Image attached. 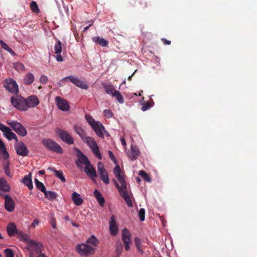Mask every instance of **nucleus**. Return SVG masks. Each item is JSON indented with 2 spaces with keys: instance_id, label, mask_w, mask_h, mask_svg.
<instances>
[{
  "instance_id": "nucleus-1",
  "label": "nucleus",
  "mask_w": 257,
  "mask_h": 257,
  "mask_svg": "<svg viewBox=\"0 0 257 257\" xmlns=\"http://www.w3.org/2000/svg\"><path fill=\"white\" fill-rule=\"evenodd\" d=\"M113 173L118 182L120 184V185H119L115 179H113V181L115 187L118 189L120 196L125 200L128 205V207H132L133 203L127 190V183L124 179V174L121 172L120 167L118 165H116L114 167L113 169Z\"/></svg>"
},
{
  "instance_id": "nucleus-2",
  "label": "nucleus",
  "mask_w": 257,
  "mask_h": 257,
  "mask_svg": "<svg viewBox=\"0 0 257 257\" xmlns=\"http://www.w3.org/2000/svg\"><path fill=\"white\" fill-rule=\"evenodd\" d=\"M42 143L49 151L61 154L63 151L61 147L54 141L50 139H43Z\"/></svg>"
},
{
  "instance_id": "nucleus-3",
  "label": "nucleus",
  "mask_w": 257,
  "mask_h": 257,
  "mask_svg": "<svg viewBox=\"0 0 257 257\" xmlns=\"http://www.w3.org/2000/svg\"><path fill=\"white\" fill-rule=\"evenodd\" d=\"M17 237L20 240L27 244L26 248L29 251L33 249L34 247L41 243L40 242L35 241L34 240L31 239L30 236L22 231L18 232Z\"/></svg>"
},
{
  "instance_id": "nucleus-4",
  "label": "nucleus",
  "mask_w": 257,
  "mask_h": 257,
  "mask_svg": "<svg viewBox=\"0 0 257 257\" xmlns=\"http://www.w3.org/2000/svg\"><path fill=\"white\" fill-rule=\"evenodd\" d=\"M11 101L12 105L18 110L21 111L27 110L26 99L21 96H12Z\"/></svg>"
},
{
  "instance_id": "nucleus-5",
  "label": "nucleus",
  "mask_w": 257,
  "mask_h": 257,
  "mask_svg": "<svg viewBox=\"0 0 257 257\" xmlns=\"http://www.w3.org/2000/svg\"><path fill=\"white\" fill-rule=\"evenodd\" d=\"M76 250L81 255L85 256H90L95 252L94 247L89 245L87 243L77 244Z\"/></svg>"
},
{
  "instance_id": "nucleus-6",
  "label": "nucleus",
  "mask_w": 257,
  "mask_h": 257,
  "mask_svg": "<svg viewBox=\"0 0 257 257\" xmlns=\"http://www.w3.org/2000/svg\"><path fill=\"white\" fill-rule=\"evenodd\" d=\"M83 141L89 146L95 155L99 159H101L102 157L100 153L99 148L94 140L91 137L86 136Z\"/></svg>"
},
{
  "instance_id": "nucleus-7",
  "label": "nucleus",
  "mask_w": 257,
  "mask_h": 257,
  "mask_svg": "<svg viewBox=\"0 0 257 257\" xmlns=\"http://www.w3.org/2000/svg\"><path fill=\"white\" fill-rule=\"evenodd\" d=\"M8 124L19 135L22 137H24L27 135V131L26 129L20 122L15 121H12L8 122Z\"/></svg>"
},
{
  "instance_id": "nucleus-8",
  "label": "nucleus",
  "mask_w": 257,
  "mask_h": 257,
  "mask_svg": "<svg viewBox=\"0 0 257 257\" xmlns=\"http://www.w3.org/2000/svg\"><path fill=\"white\" fill-rule=\"evenodd\" d=\"M4 87L13 94H17L19 92L18 85L16 81L12 78L6 79L4 81Z\"/></svg>"
},
{
  "instance_id": "nucleus-9",
  "label": "nucleus",
  "mask_w": 257,
  "mask_h": 257,
  "mask_svg": "<svg viewBox=\"0 0 257 257\" xmlns=\"http://www.w3.org/2000/svg\"><path fill=\"white\" fill-rule=\"evenodd\" d=\"M69 80L70 82L73 83L76 86L83 89H87L88 88V85L84 81L79 79L78 77L73 76H69L63 78L61 81H67Z\"/></svg>"
},
{
  "instance_id": "nucleus-10",
  "label": "nucleus",
  "mask_w": 257,
  "mask_h": 257,
  "mask_svg": "<svg viewBox=\"0 0 257 257\" xmlns=\"http://www.w3.org/2000/svg\"><path fill=\"white\" fill-rule=\"evenodd\" d=\"M15 148L17 154L19 156L25 157L29 154V150L26 145L22 141L15 144Z\"/></svg>"
},
{
  "instance_id": "nucleus-11",
  "label": "nucleus",
  "mask_w": 257,
  "mask_h": 257,
  "mask_svg": "<svg viewBox=\"0 0 257 257\" xmlns=\"http://www.w3.org/2000/svg\"><path fill=\"white\" fill-rule=\"evenodd\" d=\"M56 133L61 140L63 142L69 145H72L74 143V140L73 138L67 132L61 129H58Z\"/></svg>"
},
{
  "instance_id": "nucleus-12",
  "label": "nucleus",
  "mask_w": 257,
  "mask_h": 257,
  "mask_svg": "<svg viewBox=\"0 0 257 257\" xmlns=\"http://www.w3.org/2000/svg\"><path fill=\"white\" fill-rule=\"evenodd\" d=\"M131 237V234L127 229L124 228L122 230V239L126 251L130 249V245L132 244Z\"/></svg>"
},
{
  "instance_id": "nucleus-13",
  "label": "nucleus",
  "mask_w": 257,
  "mask_h": 257,
  "mask_svg": "<svg viewBox=\"0 0 257 257\" xmlns=\"http://www.w3.org/2000/svg\"><path fill=\"white\" fill-rule=\"evenodd\" d=\"M98 171L101 180L105 184L109 183V180L107 171L104 168L103 165L101 162L98 163Z\"/></svg>"
},
{
  "instance_id": "nucleus-14",
  "label": "nucleus",
  "mask_w": 257,
  "mask_h": 257,
  "mask_svg": "<svg viewBox=\"0 0 257 257\" xmlns=\"http://www.w3.org/2000/svg\"><path fill=\"white\" fill-rule=\"evenodd\" d=\"M42 244L40 243L34 247L33 249L30 250L29 257H47L45 254L42 253Z\"/></svg>"
},
{
  "instance_id": "nucleus-15",
  "label": "nucleus",
  "mask_w": 257,
  "mask_h": 257,
  "mask_svg": "<svg viewBox=\"0 0 257 257\" xmlns=\"http://www.w3.org/2000/svg\"><path fill=\"white\" fill-rule=\"evenodd\" d=\"M84 171L92 180H94L97 177L96 171L91 163L85 166Z\"/></svg>"
},
{
  "instance_id": "nucleus-16",
  "label": "nucleus",
  "mask_w": 257,
  "mask_h": 257,
  "mask_svg": "<svg viewBox=\"0 0 257 257\" xmlns=\"http://www.w3.org/2000/svg\"><path fill=\"white\" fill-rule=\"evenodd\" d=\"M56 102L58 107L63 110L67 111L69 108V105L68 102L65 99L61 98L59 96H57L55 98Z\"/></svg>"
},
{
  "instance_id": "nucleus-17",
  "label": "nucleus",
  "mask_w": 257,
  "mask_h": 257,
  "mask_svg": "<svg viewBox=\"0 0 257 257\" xmlns=\"http://www.w3.org/2000/svg\"><path fill=\"white\" fill-rule=\"evenodd\" d=\"M27 109L29 107H34L39 104L40 101L38 97L36 95H31L26 99Z\"/></svg>"
},
{
  "instance_id": "nucleus-18",
  "label": "nucleus",
  "mask_w": 257,
  "mask_h": 257,
  "mask_svg": "<svg viewBox=\"0 0 257 257\" xmlns=\"http://www.w3.org/2000/svg\"><path fill=\"white\" fill-rule=\"evenodd\" d=\"M74 150L76 153L78 157V161L82 164L85 166L90 164L88 159L85 156L82 152L77 148H75Z\"/></svg>"
},
{
  "instance_id": "nucleus-19",
  "label": "nucleus",
  "mask_w": 257,
  "mask_h": 257,
  "mask_svg": "<svg viewBox=\"0 0 257 257\" xmlns=\"http://www.w3.org/2000/svg\"><path fill=\"white\" fill-rule=\"evenodd\" d=\"M109 230L110 233L112 235H115L118 232V227L116 221H115V217L114 215L111 216L109 222Z\"/></svg>"
},
{
  "instance_id": "nucleus-20",
  "label": "nucleus",
  "mask_w": 257,
  "mask_h": 257,
  "mask_svg": "<svg viewBox=\"0 0 257 257\" xmlns=\"http://www.w3.org/2000/svg\"><path fill=\"white\" fill-rule=\"evenodd\" d=\"M92 128L99 137L101 138L104 137L102 131H104V127L101 122L97 121L96 123L92 126Z\"/></svg>"
},
{
  "instance_id": "nucleus-21",
  "label": "nucleus",
  "mask_w": 257,
  "mask_h": 257,
  "mask_svg": "<svg viewBox=\"0 0 257 257\" xmlns=\"http://www.w3.org/2000/svg\"><path fill=\"white\" fill-rule=\"evenodd\" d=\"M7 231L8 235L10 237H13L16 235H17L19 232L17 229L16 224L13 222H11L8 224L7 227Z\"/></svg>"
},
{
  "instance_id": "nucleus-22",
  "label": "nucleus",
  "mask_w": 257,
  "mask_h": 257,
  "mask_svg": "<svg viewBox=\"0 0 257 257\" xmlns=\"http://www.w3.org/2000/svg\"><path fill=\"white\" fill-rule=\"evenodd\" d=\"M103 88L105 92L112 96H114V94H115V92H117V90L114 89V86L111 84H106L103 83L102 84Z\"/></svg>"
},
{
  "instance_id": "nucleus-23",
  "label": "nucleus",
  "mask_w": 257,
  "mask_h": 257,
  "mask_svg": "<svg viewBox=\"0 0 257 257\" xmlns=\"http://www.w3.org/2000/svg\"><path fill=\"white\" fill-rule=\"evenodd\" d=\"M140 154V151L137 146H131V150L128 153L127 155L128 157L132 160H135L137 159V157Z\"/></svg>"
},
{
  "instance_id": "nucleus-24",
  "label": "nucleus",
  "mask_w": 257,
  "mask_h": 257,
  "mask_svg": "<svg viewBox=\"0 0 257 257\" xmlns=\"http://www.w3.org/2000/svg\"><path fill=\"white\" fill-rule=\"evenodd\" d=\"M10 186L6 179L3 177H0V191L8 192L10 191Z\"/></svg>"
},
{
  "instance_id": "nucleus-25",
  "label": "nucleus",
  "mask_w": 257,
  "mask_h": 257,
  "mask_svg": "<svg viewBox=\"0 0 257 257\" xmlns=\"http://www.w3.org/2000/svg\"><path fill=\"white\" fill-rule=\"evenodd\" d=\"M86 243L94 247V251H95L96 247L99 243V241L94 235H92L87 239Z\"/></svg>"
},
{
  "instance_id": "nucleus-26",
  "label": "nucleus",
  "mask_w": 257,
  "mask_h": 257,
  "mask_svg": "<svg viewBox=\"0 0 257 257\" xmlns=\"http://www.w3.org/2000/svg\"><path fill=\"white\" fill-rule=\"evenodd\" d=\"M35 77L32 73H27L23 78V83L25 85H29L34 81Z\"/></svg>"
},
{
  "instance_id": "nucleus-27",
  "label": "nucleus",
  "mask_w": 257,
  "mask_h": 257,
  "mask_svg": "<svg viewBox=\"0 0 257 257\" xmlns=\"http://www.w3.org/2000/svg\"><path fill=\"white\" fill-rule=\"evenodd\" d=\"M5 209H14L15 202L12 197L9 195L5 196Z\"/></svg>"
},
{
  "instance_id": "nucleus-28",
  "label": "nucleus",
  "mask_w": 257,
  "mask_h": 257,
  "mask_svg": "<svg viewBox=\"0 0 257 257\" xmlns=\"http://www.w3.org/2000/svg\"><path fill=\"white\" fill-rule=\"evenodd\" d=\"M32 173H30L28 175H26L23 178V182L26 185L30 190L33 188V185L32 180Z\"/></svg>"
},
{
  "instance_id": "nucleus-29",
  "label": "nucleus",
  "mask_w": 257,
  "mask_h": 257,
  "mask_svg": "<svg viewBox=\"0 0 257 257\" xmlns=\"http://www.w3.org/2000/svg\"><path fill=\"white\" fill-rule=\"evenodd\" d=\"M92 41L102 47H106L108 45V42L107 40L103 38L99 37H93L92 39Z\"/></svg>"
},
{
  "instance_id": "nucleus-30",
  "label": "nucleus",
  "mask_w": 257,
  "mask_h": 257,
  "mask_svg": "<svg viewBox=\"0 0 257 257\" xmlns=\"http://www.w3.org/2000/svg\"><path fill=\"white\" fill-rule=\"evenodd\" d=\"M72 198L74 203L77 205H80L83 202V199L81 198L80 195L75 192L73 193Z\"/></svg>"
},
{
  "instance_id": "nucleus-31",
  "label": "nucleus",
  "mask_w": 257,
  "mask_h": 257,
  "mask_svg": "<svg viewBox=\"0 0 257 257\" xmlns=\"http://www.w3.org/2000/svg\"><path fill=\"white\" fill-rule=\"evenodd\" d=\"M94 195L95 198L97 199L98 203H99L101 207L103 206V204L105 202L104 199L102 197V195L100 193V192L97 190H95L94 191Z\"/></svg>"
},
{
  "instance_id": "nucleus-32",
  "label": "nucleus",
  "mask_w": 257,
  "mask_h": 257,
  "mask_svg": "<svg viewBox=\"0 0 257 257\" xmlns=\"http://www.w3.org/2000/svg\"><path fill=\"white\" fill-rule=\"evenodd\" d=\"M48 169L50 170H51L52 171L54 172L55 175L58 178H59L62 182H66L65 178L64 177V176L63 175V172L61 171H57L54 168H51V167H49L48 168Z\"/></svg>"
},
{
  "instance_id": "nucleus-33",
  "label": "nucleus",
  "mask_w": 257,
  "mask_h": 257,
  "mask_svg": "<svg viewBox=\"0 0 257 257\" xmlns=\"http://www.w3.org/2000/svg\"><path fill=\"white\" fill-rule=\"evenodd\" d=\"M74 128L76 133L80 137L82 140H84L85 137H86V134L83 130L77 125H75Z\"/></svg>"
},
{
  "instance_id": "nucleus-34",
  "label": "nucleus",
  "mask_w": 257,
  "mask_h": 257,
  "mask_svg": "<svg viewBox=\"0 0 257 257\" xmlns=\"http://www.w3.org/2000/svg\"><path fill=\"white\" fill-rule=\"evenodd\" d=\"M0 44L1 47L4 49L9 52L10 54H11L13 55H16V53H15V52L5 42H4L2 40H0Z\"/></svg>"
},
{
  "instance_id": "nucleus-35",
  "label": "nucleus",
  "mask_w": 257,
  "mask_h": 257,
  "mask_svg": "<svg viewBox=\"0 0 257 257\" xmlns=\"http://www.w3.org/2000/svg\"><path fill=\"white\" fill-rule=\"evenodd\" d=\"M14 68L19 72H22L25 71L26 68L23 64L20 62H16L14 64Z\"/></svg>"
},
{
  "instance_id": "nucleus-36",
  "label": "nucleus",
  "mask_w": 257,
  "mask_h": 257,
  "mask_svg": "<svg viewBox=\"0 0 257 257\" xmlns=\"http://www.w3.org/2000/svg\"><path fill=\"white\" fill-rule=\"evenodd\" d=\"M154 102L152 99H150V101H146L142 104L141 109L143 111H146L150 109L154 105Z\"/></svg>"
},
{
  "instance_id": "nucleus-37",
  "label": "nucleus",
  "mask_w": 257,
  "mask_h": 257,
  "mask_svg": "<svg viewBox=\"0 0 257 257\" xmlns=\"http://www.w3.org/2000/svg\"><path fill=\"white\" fill-rule=\"evenodd\" d=\"M56 43L55 44L54 46V50L55 53L56 54H60L62 52V43L61 41L58 40L56 39Z\"/></svg>"
},
{
  "instance_id": "nucleus-38",
  "label": "nucleus",
  "mask_w": 257,
  "mask_h": 257,
  "mask_svg": "<svg viewBox=\"0 0 257 257\" xmlns=\"http://www.w3.org/2000/svg\"><path fill=\"white\" fill-rule=\"evenodd\" d=\"M35 182L36 186V187L39 189L43 193L45 192L46 191V187L43 183L39 181L37 179H35Z\"/></svg>"
},
{
  "instance_id": "nucleus-39",
  "label": "nucleus",
  "mask_w": 257,
  "mask_h": 257,
  "mask_svg": "<svg viewBox=\"0 0 257 257\" xmlns=\"http://www.w3.org/2000/svg\"><path fill=\"white\" fill-rule=\"evenodd\" d=\"M134 6L136 7L139 10H143L148 7V5L145 0H140L138 5Z\"/></svg>"
},
{
  "instance_id": "nucleus-40",
  "label": "nucleus",
  "mask_w": 257,
  "mask_h": 257,
  "mask_svg": "<svg viewBox=\"0 0 257 257\" xmlns=\"http://www.w3.org/2000/svg\"><path fill=\"white\" fill-rule=\"evenodd\" d=\"M45 196L46 198L49 199H55L57 197V194L53 191H45V192H44Z\"/></svg>"
},
{
  "instance_id": "nucleus-41",
  "label": "nucleus",
  "mask_w": 257,
  "mask_h": 257,
  "mask_svg": "<svg viewBox=\"0 0 257 257\" xmlns=\"http://www.w3.org/2000/svg\"><path fill=\"white\" fill-rule=\"evenodd\" d=\"M30 7L33 12L36 14H39L40 13V10L35 1H32L30 4Z\"/></svg>"
},
{
  "instance_id": "nucleus-42",
  "label": "nucleus",
  "mask_w": 257,
  "mask_h": 257,
  "mask_svg": "<svg viewBox=\"0 0 257 257\" xmlns=\"http://www.w3.org/2000/svg\"><path fill=\"white\" fill-rule=\"evenodd\" d=\"M4 170L5 174L9 177H12V175L10 173V171L9 169V165L10 163L8 161H6L4 163Z\"/></svg>"
},
{
  "instance_id": "nucleus-43",
  "label": "nucleus",
  "mask_w": 257,
  "mask_h": 257,
  "mask_svg": "<svg viewBox=\"0 0 257 257\" xmlns=\"http://www.w3.org/2000/svg\"><path fill=\"white\" fill-rule=\"evenodd\" d=\"M139 174L146 181L148 182H150L151 181V179L149 175L146 173L145 171L142 170L139 172Z\"/></svg>"
},
{
  "instance_id": "nucleus-44",
  "label": "nucleus",
  "mask_w": 257,
  "mask_h": 257,
  "mask_svg": "<svg viewBox=\"0 0 257 257\" xmlns=\"http://www.w3.org/2000/svg\"><path fill=\"white\" fill-rule=\"evenodd\" d=\"M114 96L116 97V99L117 100L118 102L119 103H124V99L122 95L121 94L119 91H117L115 92V94H114Z\"/></svg>"
},
{
  "instance_id": "nucleus-45",
  "label": "nucleus",
  "mask_w": 257,
  "mask_h": 257,
  "mask_svg": "<svg viewBox=\"0 0 257 257\" xmlns=\"http://www.w3.org/2000/svg\"><path fill=\"white\" fill-rule=\"evenodd\" d=\"M85 118L88 123L91 125L92 127L93 125H94L95 123L97 122V121H95L93 118L89 115H85Z\"/></svg>"
},
{
  "instance_id": "nucleus-46",
  "label": "nucleus",
  "mask_w": 257,
  "mask_h": 257,
  "mask_svg": "<svg viewBox=\"0 0 257 257\" xmlns=\"http://www.w3.org/2000/svg\"><path fill=\"white\" fill-rule=\"evenodd\" d=\"M103 114L108 118H111L113 116V113L110 109H105L103 111Z\"/></svg>"
},
{
  "instance_id": "nucleus-47",
  "label": "nucleus",
  "mask_w": 257,
  "mask_h": 257,
  "mask_svg": "<svg viewBox=\"0 0 257 257\" xmlns=\"http://www.w3.org/2000/svg\"><path fill=\"white\" fill-rule=\"evenodd\" d=\"M50 222L53 228H56V222L54 215L52 214L50 216Z\"/></svg>"
},
{
  "instance_id": "nucleus-48",
  "label": "nucleus",
  "mask_w": 257,
  "mask_h": 257,
  "mask_svg": "<svg viewBox=\"0 0 257 257\" xmlns=\"http://www.w3.org/2000/svg\"><path fill=\"white\" fill-rule=\"evenodd\" d=\"M15 134L12 132V130L10 129L9 131L5 135L6 137L9 140H12V138L15 137Z\"/></svg>"
},
{
  "instance_id": "nucleus-49",
  "label": "nucleus",
  "mask_w": 257,
  "mask_h": 257,
  "mask_svg": "<svg viewBox=\"0 0 257 257\" xmlns=\"http://www.w3.org/2000/svg\"><path fill=\"white\" fill-rule=\"evenodd\" d=\"M6 257H14V253L12 249L7 248L5 250Z\"/></svg>"
},
{
  "instance_id": "nucleus-50",
  "label": "nucleus",
  "mask_w": 257,
  "mask_h": 257,
  "mask_svg": "<svg viewBox=\"0 0 257 257\" xmlns=\"http://www.w3.org/2000/svg\"><path fill=\"white\" fill-rule=\"evenodd\" d=\"M0 130L5 134V135L9 131L10 128L0 123Z\"/></svg>"
},
{
  "instance_id": "nucleus-51",
  "label": "nucleus",
  "mask_w": 257,
  "mask_h": 257,
  "mask_svg": "<svg viewBox=\"0 0 257 257\" xmlns=\"http://www.w3.org/2000/svg\"><path fill=\"white\" fill-rule=\"evenodd\" d=\"M145 210H140L139 215L140 217V219L141 221H143L145 220Z\"/></svg>"
},
{
  "instance_id": "nucleus-52",
  "label": "nucleus",
  "mask_w": 257,
  "mask_h": 257,
  "mask_svg": "<svg viewBox=\"0 0 257 257\" xmlns=\"http://www.w3.org/2000/svg\"><path fill=\"white\" fill-rule=\"evenodd\" d=\"M108 154L110 160L113 162L116 163V160L115 159L114 156L113 155V153L110 151H108Z\"/></svg>"
},
{
  "instance_id": "nucleus-53",
  "label": "nucleus",
  "mask_w": 257,
  "mask_h": 257,
  "mask_svg": "<svg viewBox=\"0 0 257 257\" xmlns=\"http://www.w3.org/2000/svg\"><path fill=\"white\" fill-rule=\"evenodd\" d=\"M47 81L48 78L46 75H42L40 78V82L42 84L46 83Z\"/></svg>"
},
{
  "instance_id": "nucleus-54",
  "label": "nucleus",
  "mask_w": 257,
  "mask_h": 257,
  "mask_svg": "<svg viewBox=\"0 0 257 257\" xmlns=\"http://www.w3.org/2000/svg\"><path fill=\"white\" fill-rule=\"evenodd\" d=\"M135 244H136L137 247L141 245V243H142L141 240L138 237H136L135 238Z\"/></svg>"
},
{
  "instance_id": "nucleus-55",
  "label": "nucleus",
  "mask_w": 257,
  "mask_h": 257,
  "mask_svg": "<svg viewBox=\"0 0 257 257\" xmlns=\"http://www.w3.org/2000/svg\"><path fill=\"white\" fill-rule=\"evenodd\" d=\"M3 155V158L4 160H7L8 158L9 157V154L7 152L6 150H4L2 151Z\"/></svg>"
},
{
  "instance_id": "nucleus-56",
  "label": "nucleus",
  "mask_w": 257,
  "mask_h": 257,
  "mask_svg": "<svg viewBox=\"0 0 257 257\" xmlns=\"http://www.w3.org/2000/svg\"><path fill=\"white\" fill-rule=\"evenodd\" d=\"M39 223V221L38 219H35L31 225L32 227H35Z\"/></svg>"
},
{
  "instance_id": "nucleus-57",
  "label": "nucleus",
  "mask_w": 257,
  "mask_h": 257,
  "mask_svg": "<svg viewBox=\"0 0 257 257\" xmlns=\"http://www.w3.org/2000/svg\"><path fill=\"white\" fill-rule=\"evenodd\" d=\"M56 59L57 61L58 62H62L63 61V59L62 56L61 55V54H57Z\"/></svg>"
},
{
  "instance_id": "nucleus-58",
  "label": "nucleus",
  "mask_w": 257,
  "mask_h": 257,
  "mask_svg": "<svg viewBox=\"0 0 257 257\" xmlns=\"http://www.w3.org/2000/svg\"><path fill=\"white\" fill-rule=\"evenodd\" d=\"M161 40L164 45H169L171 44V41L167 40V39H166L165 38H162L161 39Z\"/></svg>"
},
{
  "instance_id": "nucleus-59",
  "label": "nucleus",
  "mask_w": 257,
  "mask_h": 257,
  "mask_svg": "<svg viewBox=\"0 0 257 257\" xmlns=\"http://www.w3.org/2000/svg\"><path fill=\"white\" fill-rule=\"evenodd\" d=\"M0 149H1V151H3L4 150H6L5 145L3 142L2 141H0Z\"/></svg>"
},
{
  "instance_id": "nucleus-60",
  "label": "nucleus",
  "mask_w": 257,
  "mask_h": 257,
  "mask_svg": "<svg viewBox=\"0 0 257 257\" xmlns=\"http://www.w3.org/2000/svg\"><path fill=\"white\" fill-rule=\"evenodd\" d=\"M137 249H138V251H139V252L141 254H143L144 253V251L141 248V245L137 247Z\"/></svg>"
},
{
  "instance_id": "nucleus-61",
  "label": "nucleus",
  "mask_w": 257,
  "mask_h": 257,
  "mask_svg": "<svg viewBox=\"0 0 257 257\" xmlns=\"http://www.w3.org/2000/svg\"><path fill=\"white\" fill-rule=\"evenodd\" d=\"M120 141H121V144L123 146H125L126 144L125 139L123 138H122L120 139Z\"/></svg>"
},
{
  "instance_id": "nucleus-62",
  "label": "nucleus",
  "mask_w": 257,
  "mask_h": 257,
  "mask_svg": "<svg viewBox=\"0 0 257 257\" xmlns=\"http://www.w3.org/2000/svg\"><path fill=\"white\" fill-rule=\"evenodd\" d=\"M92 25V23L90 25H89V26L85 27L84 28L83 32H85V31H87L88 30V29Z\"/></svg>"
},
{
  "instance_id": "nucleus-63",
  "label": "nucleus",
  "mask_w": 257,
  "mask_h": 257,
  "mask_svg": "<svg viewBox=\"0 0 257 257\" xmlns=\"http://www.w3.org/2000/svg\"><path fill=\"white\" fill-rule=\"evenodd\" d=\"M121 249H122V246H120V248L119 249L118 248H116V251H117V252L120 254L121 253Z\"/></svg>"
},
{
  "instance_id": "nucleus-64",
  "label": "nucleus",
  "mask_w": 257,
  "mask_h": 257,
  "mask_svg": "<svg viewBox=\"0 0 257 257\" xmlns=\"http://www.w3.org/2000/svg\"><path fill=\"white\" fill-rule=\"evenodd\" d=\"M39 174L40 175L45 174V171L44 170H42L39 171Z\"/></svg>"
}]
</instances>
